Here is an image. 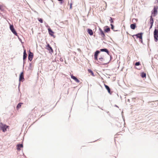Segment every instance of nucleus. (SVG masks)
I'll list each match as a JSON object with an SVG mask.
<instances>
[{
	"label": "nucleus",
	"mask_w": 158,
	"mask_h": 158,
	"mask_svg": "<svg viewBox=\"0 0 158 158\" xmlns=\"http://www.w3.org/2000/svg\"><path fill=\"white\" fill-rule=\"evenodd\" d=\"M100 53V51L99 50H97L95 52L94 54V60L97 61L98 63H100V64H102L103 65H105L107 64V63H103V62L104 61L105 59L102 56H101L98 59V55Z\"/></svg>",
	"instance_id": "obj_1"
},
{
	"label": "nucleus",
	"mask_w": 158,
	"mask_h": 158,
	"mask_svg": "<svg viewBox=\"0 0 158 158\" xmlns=\"http://www.w3.org/2000/svg\"><path fill=\"white\" fill-rule=\"evenodd\" d=\"M154 40L157 42L158 40V25L155 27L153 32Z\"/></svg>",
	"instance_id": "obj_2"
},
{
	"label": "nucleus",
	"mask_w": 158,
	"mask_h": 158,
	"mask_svg": "<svg viewBox=\"0 0 158 158\" xmlns=\"http://www.w3.org/2000/svg\"><path fill=\"white\" fill-rule=\"evenodd\" d=\"M23 67H24V64L25 63V61L26 60V58L27 56V54L26 52V50L24 48V46H23Z\"/></svg>",
	"instance_id": "obj_3"
},
{
	"label": "nucleus",
	"mask_w": 158,
	"mask_h": 158,
	"mask_svg": "<svg viewBox=\"0 0 158 158\" xmlns=\"http://www.w3.org/2000/svg\"><path fill=\"white\" fill-rule=\"evenodd\" d=\"M0 125V130H2L3 132H5L7 131V129L9 127V126H7L5 124H3L2 123H1Z\"/></svg>",
	"instance_id": "obj_4"
},
{
	"label": "nucleus",
	"mask_w": 158,
	"mask_h": 158,
	"mask_svg": "<svg viewBox=\"0 0 158 158\" xmlns=\"http://www.w3.org/2000/svg\"><path fill=\"white\" fill-rule=\"evenodd\" d=\"M25 80V78L24 76V73L23 71L21 72L19 75V86L20 85L21 82H23Z\"/></svg>",
	"instance_id": "obj_5"
},
{
	"label": "nucleus",
	"mask_w": 158,
	"mask_h": 158,
	"mask_svg": "<svg viewBox=\"0 0 158 158\" xmlns=\"http://www.w3.org/2000/svg\"><path fill=\"white\" fill-rule=\"evenodd\" d=\"M10 29L11 32L15 36H18V33H17L15 29L14 25L13 24L10 25Z\"/></svg>",
	"instance_id": "obj_6"
},
{
	"label": "nucleus",
	"mask_w": 158,
	"mask_h": 158,
	"mask_svg": "<svg viewBox=\"0 0 158 158\" xmlns=\"http://www.w3.org/2000/svg\"><path fill=\"white\" fill-rule=\"evenodd\" d=\"M28 54V60H29L30 61H32L33 56L34 54L33 52H31L30 50L29 49L28 51H27Z\"/></svg>",
	"instance_id": "obj_7"
},
{
	"label": "nucleus",
	"mask_w": 158,
	"mask_h": 158,
	"mask_svg": "<svg viewBox=\"0 0 158 158\" xmlns=\"http://www.w3.org/2000/svg\"><path fill=\"white\" fill-rule=\"evenodd\" d=\"M46 49L49 51V53H50L53 52L52 47L50 46L49 44L47 43L46 46Z\"/></svg>",
	"instance_id": "obj_8"
},
{
	"label": "nucleus",
	"mask_w": 158,
	"mask_h": 158,
	"mask_svg": "<svg viewBox=\"0 0 158 158\" xmlns=\"http://www.w3.org/2000/svg\"><path fill=\"white\" fill-rule=\"evenodd\" d=\"M157 7H154L153 9V10H152L151 12V14L152 15H153V16L154 17H155L157 14Z\"/></svg>",
	"instance_id": "obj_9"
},
{
	"label": "nucleus",
	"mask_w": 158,
	"mask_h": 158,
	"mask_svg": "<svg viewBox=\"0 0 158 158\" xmlns=\"http://www.w3.org/2000/svg\"><path fill=\"white\" fill-rule=\"evenodd\" d=\"M48 29L49 35L55 38V36L54 35V32L52 31L50 28H48Z\"/></svg>",
	"instance_id": "obj_10"
},
{
	"label": "nucleus",
	"mask_w": 158,
	"mask_h": 158,
	"mask_svg": "<svg viewBox=\"0 0 158 158\" xmlns=\"http://www.w3.org/2000/svg\"><path fill=\"white\" fill-rule=\"evenodd\" d=\"M99 35H101L102 37L104 38L105 36V35L104 31L100 28H99Z\"/></svg>",
	"instance_id": "obj_11"
},
{
	"label": "nucleus",
	"mask_w": 158,
	"mask_h": 158,
	"mask_svg": "<svg viewBox=\"0 0 158 158\" xmlns=\"http://www.w3.org/2000/svg\"><path fill=\"white\" fill-rule=\"evenodd\" d=\"M70 76L71 78L74 80L76 82H80V80L76 77L73 76V74H71Z\"/></svg>",
	"instance_id": "obj_12"
},
{
	"label": "nucleus",
	"mask_w": 158,
	"mask_h": 158,
	"mask_svg": "<svg viewBox=\"0 0 158 158\" xmlns=\"http://www.w3.org/2000/svg\"><path fill=\"white\" fill-rule=\"evenodd\" d=\"M88 98H87V101L84 104V108L86 109L87 111L88 110Z\"/></svg>",
	"instance_id": "obj_13"
},
{
	"label": "nucleus",
	"mask_w": 158,
	"mask_h": 158,
	"mask_svg": "<svg viewBox=\"0 0 158 158\" xmlns=\"http://www.w3.org/2000/svg\"><path fill=\"white\" fill-rule=\"evenodd\" d=\"M143 34V33L142 32L138 33L136 34L133 35H132V37H134V36H136V37L137 38H139V39L141 37H142Z\"/></svg>",
	"instance_id": "obj_14"
},
{
	"label": "nucleus",
	"mask_w": 158,
	"mask_h": 158,
	"mask_svg": "<svg viewBox=\"0 0 158 158\" xmlns=\"http://www.w3.org/2000/svg\"><path fill=\"white\" fill-rule=\"evenodd\" d=\"M17 149L19 151L21 150V148H23V143L21 144H18L17 146Z\"/></svg>",
	"instance_id": "obj_15"
},
{
	"label": "nucleus",
	"mask_w": 158,
	"mask_h": 158,
	"mask_svg": "<svg viewBox=\"0 0 158 158\" xmlns=\"http://www.w3.org/2000/svg\"><path fill=\"white\" fill-rule=\"evenodd\" d=\"M104 28V31L105 32L108 33L110 31V28L108 26H105Z\"/></svg>",
	"instance_id": "obj_16"
},
{
	"label": "nucleus",
	"mask_w": 158,
	"mask_h": 158,
	"mask_svg": "<svg viewBox=\"0 0 158 158\" xmlns=\"http://www.w3.org/2000/svg\"><path fill=\"white\" fill-rule=\"evenodd\" d=\"M105 87L106 89L108 91V93L109 94H111V93H112V92L111 91L108 85H105Z\"/></svg>",
	"instance_id": "obj_17"
},
{
	"label": "nucleus",
	"mask_w": 158,
	"mask_h": 158,
	"mask_svg": "<svg viewBox=\"0 0 158 158\" xmlns=\"http://www.w3.org/2000/svg\"><path fill=\"white\" fill-rule=\"evenodd\" d=\"M136 27V23H134L133 24H131L130 25V27L131 29L134 30Z\"/></svg>",
	"instance_id": "obj_18"
},
{
	"label": "nucleus",
	"mask_w": 158,
	"mask_h": 158,
	"mask_svg": "<svg viewBox=\"0 0 158 158\" xmlns=\"http://www.w3.org/2000/svg\"><path fill=\"white\" fill-rule=\"evenodd\" d=\"M23 104V103L19 102L17 104L16 107V109H17V110H18L20 108H21L22 105Z\"/></svg>",
	"instance_id": "obj_19"
},
{
	"label": "nucleus",
	"mask_w": 158,
	"mask_h": 158,
	"mask_svg": "<svg viewBox=\"0 0 158 158\" xmlns=\"http://www.w3.org/2000/svg\"><path fill=\"white\" fill-rule=\"evenodd\" d=\"M150 24H153L154 23V19L152 18V16H150Z\"/></svg>",
	"instance_id": "obj_20"
},
{
	"label": "nucleus",
	"mask_w": 158,
	"mask_h": 158,
	"mask_svg": "<svg viewBox=\"0 0 158 158\" xmlns=\"http://www.w3.org/2000/svg\"><path fill=\"white\" fill-rule=\"evenodd\" d=\"M141 77L143 78H145L146 76V73H144V72H142L141 73Z\"/></svg>",
	"instance_id": "obj_21"
},
{
	"label": "nucleus",
	"mask_w": 158,
	"mask_h": 158,
	"mask_svg": "<svg viewBox=\"0 0 158 158\" xmlns=\"http://www.w3.org/2000/svg\"><path fill=\"white\" fill-rule=\"evenodd\" d=\"M32 70V65H31V63H29V66L28 68V70Z\"/></svg>",
	"instance_id": "obj_22"
},
{
	"label": "nucleus",
	"mask_w": 158,
	"mask_h": 158,
	"mask_svg": "<svg viewBox=\"0 0 158 158\" xmlns=\"http://www.w3.org/2000/svg\"><path fill=\"white\" fill-rule=\"evenodd\" d=\"M110 26H111V29L113 30V31H118V30H114V25L112 24H110Z\"/></svg>",
	"instance_id": "obj_23"
},
{
	"label": "nucleus",
	"mask_w": 158,
	"mask_h": 158,
	"mask_svg": "<svg viewBox=\"0 0 158 158\" xmlns=\"http://www.w3.org/2000/svg\"><path fill=\"white\" fill-rule=\"evenodd\" d=\"M107 48H102V49H100V51L106 52L107 51Z\"/></svg>",
	"instance_id": "obj_24"
},
{
	"label": "nucleus",
	"mask_w": 158,
	"mask_h": 158,
	"mask_svg": "<svg viewBox=\"0 0 158 158\" xmlns=\"http://www.w3.org/2000/svg\"><path fill=\"white\" fill-rule=\"evenodd\" d=\"M38 20L40 23H43V20L42 18H38Z\"/></svg>",
	"instance_id": "obj_25"
},
{
	"label": "nucleus",
	"mask_w": 158,
	"mask_h": 158,
	"mask_svg": "<svg viewBox=\"0 0 158 158\" xmlns=\"http://www.w3.org/2000/svg\"><path fill=\"white\" fill-rule=\"evenodd\" d=\"M93 32L92 31V30L91 29H89V35H93Z\"/></svg>",
	"instance_id": "obj_26"
},
{
	"label": "nucleus",
	"mask_w": 158,
	"mask_h": 158,
	"mask_svg": "<svg viewBox=\"0 0 158 158\" xmlns=\"http://www.w3.org/2000/svg\"><path fill=\"white\" fill-rule=\"evenodd\" d=\"M89 73L93 76H94V75L93 71L91 69H89Z\"/></svg>",
	"instance_id": "obj_27"
},
{
	"label": "nucleus",
	"mask_w": 158,
	"mask_h": 158,
	"mask_svg": "<svg viewBox=\"0 0 158 158\" xmlns=\"http://www.w3.org/2000/svg\"><path fill=\"white\" fill-rule=\"evenodd\" d=\"M140 65V62H135V66H139Z\"/></svg>",
	"instance_id": "obj_28"
},
{
	"label": "nucleus",
	"mask_w": 158,
	"mask_h": 158,
	"mask_svg": "<svg viewBox=\"0 0 158 158\" xmlns=\"http://www.w3.org/2000/svg\"><path fill=\"white\" fill-rule=\"evenodd\" d=\"M58 1L60 2V5L63 4L64 2V0H57Z\"/></svg>",
	"instance_id": "obj_29"
},
{
	"label": "nucleus",
	"mask_w": 158,
	"mask_h": 158,
	"mask_svg": "<svg viewBox=\"0 0 158 158\" xmlns=\"http://www.w3.org/2000/svg\"><path fill=\"white\" fill-rule=\"evenodd\" d=\"M110 19L109 20V21L110 22V23H113V18H112L110 17Z\"/></svg>",
	"instance_id": "obj_30"
},
{
	"label": "nucleus",
	"mask_w": 158,
	"mask_h": 158,
	"mask_svg": "<svg viewBox=\"0 0 158 158\" xmlns=\"http://www.w3.org/2000/svg\"><path fill=\"white\" fill-rule=\"evenodd\" d=\"M17 36L19 41L22 44H23V43L22 42L21 39L19 37V35H18V36Z\"/></svg>",
	"instance_id": "obj_31"
},
{
	"label": "nucleus",
	"mask_w": 158,
	"mask_h": 158,
	"mask_svg": "<svg viewBox=\"0 0 158 158\" xmlns=\"http://www.w3.org/2000/svg\"><path fill=\"white\" fill-rule=\"evenodd\" d=\"M139 41L141 43H143L142 37L139 38Z\"/></svg>",
	"instance_id": "obj_32"
},
{
	"label": "nucleus",
	"mask_w": 158,
	"mask_h": 158,
	"mask_svg": "<svg viewBox=\"0 0 158 158\" xmlns=\"http://www.w3.org/2000/svg\"><path fill=\"white\" fill-rule=\"evenodd\" d=\"M72 5H73V4L71 2V3H70V7H69V9H72Z\"/></svg>",
	"instance_id": "obj_33"
},
{
	"label": "nucleus",
	"mask_w": 158,
	"mask_h": 158,
	"mask_svg": "<svg viewBox=\"0 0 158 158\" xmlns=\"http://www.w3.org/2000/svg\"><path fill=\"white\" fill-rule=\"evenodd\" d=\"M107 54L109 55V56L110 55V52L109 51H108V50L107 49V51L106 52Z\"/></svg>",
	"instance_id": "obj_34"
},
{
	"label": "nucleus",
	"mask_w": 158,
	"mask_h": 158,
	"mask_svg": "<svg viewBox=\"0 0 158 158\" xmlns=\"http://www.w3.org/2000/svg\"><path fill=\"white\" fill-rule=\"evenodd\" d=\"M45 26L46 27L48 28V29L50 28V27L46 23L45 24Z\"/></svg>",
	"instance_id": "obj_35"
},
{
	"label": "nucleus",
	"mask_w": 158,
	"mask_h": 158,
	"mask_svg": "<svg viewBox=\"0 0 158 158\" xmlns=\"http://www.w3.org/2000/svg\"><path fill=\"white\" fill-rule=\"evenodd\" d=\"M2 5L0 4V10H3L2 8Z\"/></svg>",
	"instance_id": "obj_36"
},
{
	"label": "nucleus",
	"mask_w": 158,
	"mask_h": 158,
	"mask_svg": "<svg viewBox=\"0 0 158 158\" xmlns=\"http://www.w3.org/2000/svg\"><path fill=\"white\" fill-rule=\"evenodd\" d=\"M153 25V24H150V28H149V29H151L152 28V27Z\"/></svg>",
	"instance_id": "obj_37"
},
{
	"label": "nucleus",
	"mask_w": 158,
	"mask_h": 158,
	"mask_svg": "<svg viewBox=\"0 0 158 158\" xmlns=\"http://www.w3.org/2000/svg\"><path fill=\"white\" fill-rule=\"evenodd\" d=\"M132 99L133 101L134 102H135V98H132Z\"/></svg>",
	"instance_id": "obj_38"
},
{
	"label": "nucleus",
	"mask_w": 158,
	"mask_h": 158,
	"mask_svg": "<svg viewBox=\"0 0 158 158\" xmlns=\"http://www.w3.org/2000/svg\"><path fill=\"white\" fill-rule=\"evenodd\" d=\"M87 31L88 34H89V28L87 29Z\"/></svg>",
	"instance_id": "obj_39"
},
{
	"label": "nucleus",
	"mask_w": 158,
	"mask_h": 158,
	"mask_svg": "<svg viewBox=\"0 0 158 158\" xmlns=\"http://www.w3.org/2000/svg\"><path fill=\"white\" fill-rule=\"evenodd\" d=\"M109 56L110 57V60H111V59L112 58V57L111 56V55H110Z\"/></svg>",
	"instance_id": "obj_40"
},
{
	"label": "nucleus",
	"mask_w": 158,
	"mask_h": 158,
	"mask_svg": "<svg viewBox=\"0 0 158 158\" xmlns=\"http://www.w3.org/2000/svg\"><path fill=\"white\" fill-rule=\"evenodd\" d=\"M77 50H78V51H81L80 49H79V48H78V49H77Z\"/></svg>",
	"instance_id": "obj_41"
},
{
	"label": "nucleus",
	"mask_w": 158,
	"mask_h": 158,
	"mask_svg": "<svg viewBox=\"0 0 158 158\" xmlns=\"http://www.w3.org/2000/svg\"><path fill=\"white\" fill-rule=\"evenodd\" d=\"M60 60L61 61H63V59H60Z\"/></svg>",
	"instance_id": "obj_42"
},
{
	"label": "nucleus",
	"mask_w": 158,
	"mask_h": 158,
	"mask_svg": "<svg viewBox=\"0 0 158 158\" xmlns=\"http://www.w3.org/2000/svg\"><path fill=\"white\" fill-rule=\"evenodd\" d=\"M114 106H115V107H118V106L117 105H114Z\"/></svg>",
	"instance_id": "obj_43"
},
{
	"label": "nucleus",
	"mask_w": 158,
	"mask_h": 158,
	"mask_svg": "<svg viewBox=\"0 0 158 158\" xmlns=\"http://www.w3.org/2000/svg\"><path fill=\"white\" fill-rule=\"evenodd\" d=\"M89 69H87V71H88L89 72Z\"/></svg>",
	"instance_id": "obj_44"
},
{
	"label": "nucleus",
	"mask_w": 158,
	"mask_h": 158,
	"mask_svg": "<svg viewBox=\"0 0 158 158\" xmlns=\"http://www.w3.org/2000/svg\"><path fill=\"white\" fill-rule=\"evenodd\" d=\"M135 20V19H132V21H133V20Z\"/></svg>",
	"instance_id": "obj_45"
},
{
	"label": "nucleus",
	"mask_w": 158,
	"mask_h": 158,
	"mask_svg": "<svg viewBox=\"0 0 158 158\" xmlns=\"http://www.w3.org/2000/svg\"><path fill=\"white\" fill-rule=\"evenodd\" d=\"M130 101V100H129V99H128L127 100V101H128H128Z\"/></svg>",
	"instance_id": "obj_46"
},
{
	"label": "nucleus",
	"mask_w": 158,
	"mask_h": 158,
	"mask_svg": "<svg viewBox=\"0 0 158 158\" xmlns=\"http://www.w3.org/2000/svg\"><path fill=\"white\" fill-rule=\"evenodd\" d=\"M88 93H89V90H88Z\"/></svg>",
	"instance_id": "obj_47"
},
{
	"label": "nucleus",
	"mask_w": 158,
	"mask_h": 158,
	"mask_svg": "<svg viewBox=\"0 0 158 158\" xmlns=\"http://www.w3.org/2000/svg\"><path fill=\"white\" fill-rule=\"evenodd\" d=\"M89 15V12H88V15Z\"/></svg>",
	"instance_id": "obj_48"
},
{
	"label": "nucleus",
	"mask_w": 158,
	"mask_h": 158,
	"mask_svg": "<svg viewBox=\"0 0 158 158\" xmlns=\"http://www.w3.org/2000/svg\"><path fill=\"white\" fill-rule=\"evenodd\" d=\"M98 107L99 108H101L99 106H98Z\"/></svg>",
	"instance_id": "obj_49"
},
{
	"label": "nucleus",
	"mask_w": 158,
	"mask_h": 158,
	"mask_svg": "<svg viewBox=\"0 0 158 158\" xmlns=\"http://www.w3.org/2000/svg\"><path fill=\"white\" fill-rule=\"evenodd\" d=\"M100 109H102V110H103L102 108H100Z\"/></svg>",
	"instance_id": "obj_50"
},
{
	"label": "nucleus",
	"mask_w": 158,
	"mask_h": 158,
	"mask_svg": "<svg viewBox=\"0 0 158 158\" xmlns=\"http://www.w3.org/2000/svg\"><path fill=\"white\" fill-rule=\"evenodd\" d=\"M134 39H135V36H134V37H133Z\"/></svg>",
	"instance_id": "obj_51"
},
{
	"label": "nucleus",
	"mask_w": 158,
	"mask_h": 158,
	"mask_svg": "<svg viewBox=\"0 0 158 158\" xmlns=\"http://www.w3.org/2000/svg\"><path fill=\"white\" fill-rule=\"evenodd\" d=\"M157 2H158V0H157Z\"/></svg>",
	"instance_id": "obj_52"
},
{
	"label": "nucleus",
	"mask_w": 158,
	"mask_h": 158,
	"mask_svg": "<svg viewBox=\"0 0 158 158\" xmlns=\"http://www.w3.org/2000/svg\"><path fill=\"white\" fill-rule=\"evenodd\" d=\"M116 137H114V138H116Z\"/></svg>",
	"instance_id": "obj_53"
},
{
	"label": "nucleus",
	"mask_w": 158,
	"mask_h": 158,
	"mask_svg": "<svg viewBox=\"0 0 158 158\" xmlns=\"http://www.w3.org/2000/svg\"><path fill=\"white\" fill-rule=\"evenodd\" d=\"M109 63V62H108V63H107H107Z\"/></svg>",
	"instance_id": "obj_54"
}]
</instances>
